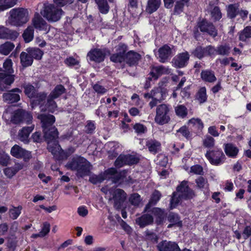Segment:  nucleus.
Masks as SVG:
<instances>
[{"label": "nucleus", "instance_id": "f257e3e1", "mask_svg": "<svg viewBox=\"0 0 251 251\" xmlns=\"http://www.w3.org/2000/svg\"><path fill=\"white\" fill-rule=\"evenodd\" d=\"M37 118L40 120L45 141L48 143L53 139L58 138V131L54 126L55 117L51 114H40Z\"/></svg>", "mask_w": 251, "mask_h": 251}, {"label": "nucleus", "instance_id": "f03ea898", "mask_svg": "<svg viewBox=\"0 0 251 251\" xmlns=\"http://www.w3.org/2000/svg\"><path fill=\"white\" fill-rule=\"evenodd\" d=\"M68 169L76 171L77 176L83 177L90 172V163L81 156L73 157L66 165Z\"/></svg>", "mask_w": 251, "mask_h": 251}, {"label": "nucleus", "instance_id": "7ed1b4c3", "mask_svg": "<svg viewBox=\"0 0 251 251\" xmlns=\"http://www.w3.org/2000/svg\"><path fill=\"white\" fill-rule=\"evenodd\" d=\"M64 12L60 8L53 4H44L41 15L49 22L58 21Z\"/></svg>", "mask_w": 251, "mask_h": 251}, {"label": "nucleus", "instance_id": "20e7f679", "mask_svg": "<svg viewBox=\"0 0 251 251\" xmlns=\"http://www.w3.org/2000/svg\"><path fill=\"white\" fill-rule=\"evenodd\" d=\"M11 24L17 26H22L29 20V13L27 9L19 7L15 8L10 11Z\"/></svg>", "mask_w": 251, "mask_h": 251}, {"label": "nucleus", "instance_id": "39448f33", "mask_svg": "<svg viewBox=\"0 0 251 251\" xmlns=\"http://www.w3.org/2000/svg\"><path fill=\"white\" fill-rule=\"evenodd\" d=\"M171 107L170 105L162 103L157 106L154 120L159 125L168 123L171 120L170 113Z\"/></svg>", "mask_w": 251, "mask_h": 251}, {"label": "nucleus", "instance_id": "423d86ee", "mask_svg": "<svg viewBox=\"0 0 251 251\" xmlns=\"http://www.w3.org/2000/svg\"><path fill=\"white\" fill-rule=\"evenodd\" d=\"M205 156L209 163L214 166L223 164L226 159L225 154L220 148L207 151Z\"/></svg>", "mask_w": 251, "mask_h": 251}, {"label": "nucleus", "instance_id": "0eeeda50", "mask_svg": "<svg viewBox=\"0 0 251 251\" xmlns=\"http://www.w3.org/2000/svg\"><path fill=\"white\" fill-rule=\"evenodd\" d=\"M32 119L33 117L31 112L19 108L14 111L11 117V121L13 124L16 125L23 123H25L29 125L31 123Z\"/></svg>", "mask_w": 251, "mask_h": 251}, {"label": "nucleus", "instance_id": "6e6552de", "mask_svg": "<svg viewBox=\"0 0 251 251\" xmlns=\"http://www.w3.org/2000/svg\"><path fill=\"white\" fill-rule=\"evenodd\" d=\"M196 25L201 32L206 33L213 38L218 36V29L212 22L208 21L206 19L200 18Z\"/></svg>", "mask_w": 251, "mask_h": 251}, {"label": "nucleus", "instance_id": "1a4fd4ad", "mask_svg": "<svg viewBox=\"0 0 251 251\" xmlns=\"http://www.w3.org/2000/svg\"><path fill=\"white\" fill-rule=\"evenodd\" d=\"M47 149L49 151L57 157L58 160L67 159L69 156L65 151L63 150L59 144L58 138L53 139L47 143Z\"/></svg>", "mask_w": 251, "mask_h": 251}, {"label": "nucleus", "instance_id": "9d476101", "mask_svg": "<svg viewBox=\"0 0 251 251\" xmlns=\"http://www.w3.org/2000/svg\"><path fill=\"white\" fill-rule=\"evenodd\" d=\"M107 53H109V50L106 48H93L88 52L87 57L90 61L100 63L104 61Z\"/></svg>", "mask_w": 251, "mask_h": 251}, {"label": "nucleus", "instance_id": "9b49d317", "mask_svg": "<svg viewBox=\"0 0 251 251\" xmlns=\"http://www.w3.org/2000/svg\"><path fill=\"white\" fill-rule=\"evenodd\" d=\"M190 59V55L188 51L179 53L172 60V66L176 68H183L186 67Z\"/></svg>", "mask_w": 251, "mask_h": 251}, {"label": "nucleus", "instance_id": "f8f14e48", "mask_svg": "<svg viewBox=\"0 0 251 251\" xmlns=\"http://www.w3.org/2000/svg\"><path fill=\"white\" fill-rule=\"evenodd\" d=\"M188 183V181L183 180L176 188V192L181 193L182 199L185 200H191L195 196L194 191L189 187Z\"/></svg>", "mask_w": 251, "mask_h": 251}, {"label": "nucleus", "instance_id": "ddd939ff", "mask_svg": "<svg viewBox=\"0 0 251 251\" xmlns=\"http://www.w3.org/2000/svg\"><path fill=\"white\" fill-rule=\"evenodd\" d=\"M11 154L17 158H23L25 161H28L31 158V152L27 151L19 145L13 146L10 151Z\"/></svg>", "mask_w": 251, "mask_h": 251}, {"label": "nucleus", "instance_id": "4468645a", "mask_svg": "<svg viewBox=\"0 0 251 251\" xmlns=\"http://www.w3.org/2000/svg\"><path fill=\"white\" fill-rule=\"evenodd\" d=\"M22 91L19 88L12 89L7 93H4L2 95V98L4 101L8 103H13L19 101L20 100V96L19 94L21 93Z\"/></svg>", "mask_w": 251, "mask_h": 251}, {"label": "nucleus", "instance_id": "2eb2a0df", "mask_svg": "<svg viewBox=\"0 0 251 251\" xmlns=\"http://www.w3.org/2000/svg\"><path fill=\"white\" fill-rule=\"evenodd\" d=\"M156 248L158 251H180L177 243L166 240L158 243Z\"/></svg>", "mask_w": 251, "mask_h": 251}, {"label": "nucleus", "instance_id": "dca6fc26", "mask_svg": "<svg viewBox=\"0 0 251 251\" xmlns=\"http://www.w3.org/2000/svg\"><path fill=\"white\" fill-rule=\"evenodd\" d=\"M47 97V93L45 92H37L31 99L30 104L31 107L34 108L37 106H39L41 111L42 106L44 105Z\"/></svg>", "mask_w": 251, "mask_h": 251}, {"label": "nucleus", "instance_id": "f3484780", "mask_svg": "<svg viewBox=\"0 0 251 251\" xmlns=\"http://www.w3.org/2000/svg\"><path fill=\"white\" fill-rule=\"evenodd\" d=\"M151 213L153 217L154 216L155 217V224L157 226H159L163 225L167 215L164 209L154 207L151 209Z\"/></svg>", "mask_w": 251, "mask_h": 251}, {"label": "nucleus", "instance_id": "a211bd4d", "mask_svg": "<svg viewBox=\"0 0 251 251\" xmlns=\"http://www.w3.org/2000/svg\"><path fill=\"white\" fill-rule=\"evenodd\" d=\"M125 57V62L129 67L137 65L141 58V55L139 53L132 50L127 51Z\"/></svg>", "mask_w": 251, "mask_h": 251}, {"label": "nucleus", "instance_id": "6ab92c4d", "mask_svg": "<svg viewBox=\"0 0 251 251\" xmlns=\"http://www.w3.org/2000/svg\"><path fill=\"white\" fill-rule=\"evenodd\" d=\"M136 223L140 228H144L152 225L154 223V218L152 214L143 213L140 217L136 218Z\"/></svg>", "mask_w": 251, "mask_h": 251}, {"label": "nucleus", "instance_id": "aec40b11", "mask_svg": "<svg viewBox=\"0 0 251 251\" xmlns=\"http://www.w3.org/2000/svg\"><path fill=\"white\" fill-rule=\"evenodd\" d=\"M114 169L108 168L103 173H101L98 175L95 174L92 175L89 177V181L93 184H97L103 182L104 180H106L107 175H112L114 173Z\"/></svg>", "mask_w": 251, "mask_h": 251}, {"label": "nucleus", "instance_id": "412c9836", "mask_svg": "<svg viewBox=\"0 0 251 251\" xmlns=\"http://www.w3.org/2000/svg\"><path fill=\"white\" fill-rule=\"evenodd\" d=\"M15 80V75L11 74L0 73V90L4 91L7 88L5 86L11 85Z\"/></svg>", "mask_w": 251, "mask_h": 251}, {"label": "nucleus", "instance_id": "4be33fe9", "mask_svg": "<svg viewBox=\"0 0 251 251\" xmlns=\"http://www.w3.org/2000/svg\"><path fill=\"white\" fill-rule=\"evenodd\" d=\"M34 128V126L32 125L29 126H24L18 132V139L25 144H28L29 142V136Z\"/></svg>", "mask_w": 251, "mask_h": 251}, {"label": "nucleus", "instance_id": "5701e85b", "mask_svg": "<svg viewBox=\"0 0 251 251\" xmlns=\"http://www.w3.org/2000/svg\"><path fill=\"white\" fill-rule=\"evenodd\" d=\"M167 218L168 221L170 223L167 226V228H171L174 226L179 227L182 226V221L180 220V217L177 213L170 212Z\"/></svg>", "mask_w": 251, "mask_h": 251}, {"label": "nucleus", "instance_id": "b1692460", "mask_svg": "<svg viewBox=\"0 0 251 251\" xmlns=\"http://www.w3.org/2000/svg\"><path fill=\"white\" fill-rule=\"evenodd\" d=\"M223 147L226 154L228 157L235 158L239 151L238 147L232 143H224Z\"/></svg>", "mask_w": 251, "mask_h": 251}, {"label": "nucleus", "instance_id": "393cba45", "mask_svg": "<svg viewBox=\"0 0 251 251\" xmlns=\"http://www.w3.org/2000/svg\"><path fill=\"white\" fill-rule=\"evenodd\" d=\"M172 54V50L168 44H165L158 50V58L160 62H166Z\"/></svg>", "mask_w": 251, "mask_h": 251}, {"label": "nucleus", "instance_id": "a878e982", "mask_svg": "<svg viewBox=\"0 0 251 251\" xmlns=\"http://www.w3.org/2000/svg\"><path fill=\"white\" fill-rule=\"evenodd\" d=\"M150 69L151 71L148 75L152 76L154 81L157 80L162 75L167 73V70L162 65L151 66Z\"/></svg>", "mask_w": 251, "mask_h": 251}, {"label": "nucleus", "instance_id": "bb28decb", "mask_svg": "<svg viewBox=\"0 0 251 251\" xmlns=\"http://www.w3.org/2000/svg\"><path fill=\"white\" fill-rule=\"evenodd\" d=\"M126 198V194L121 189H117L113 194L114 205L118 207L121 206Z\"/></svg>", "mask_w": 251, "mask_h": 251}, {"label": "nucleus", "instance_id": "cd10ccee", "mask_svg": "<svg viewBox=\"0 0 251 251\" xmlns=\"http://www.w3.org/2000/svg\"><path fill=\"white\" fill-rule=\"evenodd\" d=\"M32 22L33 25V28H35L39 30H47L48 27L47 22L38 14L35 15Z\"/></svg>", "mask_w": 251, "mask_h": 251}, {"label": "nucleus", "instance_id": "c85d7f7f", "mask_svg": "<svg viewBox=\"0 0 251 251\" xmlns=\"http://www.w3.org/2000/svg\"><path fill=\"white\" fill-rule=\"evenodd\" d=\"M152 92L153 98L157 100L159 102L166 99L168 94L167 89L161 86L154 88Z\"/></svg>", "mask_w": 251, "mask_h": 251}, {"label": "nucleus", "instance_id": "c756f323", "mask_svg": "<svg viewBox=\"0 0 251 251\" xmlns=\"http://www.w3.org/2000/svg\"><path fill=\"white\" fill-rule=\"evenodd\" d=\"M55 99L50 97V96L47 97L46 102L44 105L42 106V112L48 111L49 112L53 113L57 107L56 102L54 100Z\"/></svg>", "mask_w": 251, "mask_h": 251}, {"label": "nucleus", "instance_id": "7c9ffc66", "mask_svg": "<svg viewBox=\"0 0 251 251\" xmlns=\"http://www.w3.org/2000/svg\"><path fill=\"white\" fill-rule=\"evenodd\" d=\"M110 2H113L114 0H108ZM98 6L99 12L102 14H107L110 9L107 0H95Z\"/></svg>", "mask_w": 251, "mask_h": 251}, {"label": "nucleus", "instance_id": "2f4dec72", "mask_svg": "<svg viewBox=\"0 0 251 251\" xmlns=\"http://www.w3.org/2000/svg\"><path fill=\"white\" fill-rule=\"evenodd\" d=\"M20 58L21 64L24 68L29 67L33 64V58L27 51L26 52L22 51L20 54Z\"/></svg>", "mask_w": 251, "mask_h": 251}, {"label": "nucleus", "instance_id": "473e14b6", "mask_svg": "<svg viewBox=\"0 0 251 251\" xmlns=\"http://www.w3.org/2000/svg\"><path fill=\"white\" fill-rule=\"evenodd\" d=\"M110 168L114 169V173L112 175H107L106 177V180H111L114 183H118L121 180H123L125 177V176L122 172H118L117 169L114 167H111Z\"/></svg>", "mask_w": 251, "mask_h": 251}, {"label": "nucleus", "instance_id": "72a5a7b5", "mask_svg": "<svg viewBox=\"0 0 251 251\" xmlns=\"http://www.w3.org/2000/svg\"><path fill=\"white\" fill-rule=\"evenodd\" d=\"M238 3L230 4L227 7V16L230 19H234L238 15L239 10Z\"/></svg>", "mask_w": 251, "mask_h": 251}, {"label": "nucleus", "instance_id": "f704fd0d", "mask_svg": "<svg viewBox=\"0 0 251 251\" xmlns=\"http://www.w3.org/2000/svg\"><path fill=\"white\" fill-rule=\"evenodd\" d=\"M26 51L30 55L33 60L34 59L40 60L44 54V51L38 48L29 47L26 49Z\"/></svg>", "mask_w": 251, "mask_h": 251}, {"label": "nucleus", "instance_id": "c9c22d12", "mask_svg": "<svg viewBox=\"0 0 251 251\" xmlns=\"http://www.w3.org/2000/svg\"><path fill=\"white\" fill-rule=\"evenodd\" d=\"M231 47L228 44L218 45L215 48V54L222 56H228L230 53Z\"/></svg>", "mask_w": 251, "mask_h": 251}, {"label": "nucleus", "instance_id": "e433bc0d", "mask_svg": "<svg viewBox=\"0 0 251 251\" xmlns=\"http://www.w3.org/2000/svg\"><path fill=\"white\" fill-rule=\"evenodd\" d=\"M146 145L151 152L155 154L158 152V149L161 146V144L155 139H151L146 141Z\"/></svg>", "mask_w": 251, "mask_h": 251}, {"label": "nucleus", "instance_id": "4c0bfd02", "mask_svg": "<svg viewBox=\"0 0 251 251\" xmlns=\"http://www.w3.org/2000/svg\"><path fill=\"white\" fill-rule=\"evenodd\" d=\"M201 79L206 82H213L216 80L214 73L210 70H202L201 74Z\"/></svg>", "mask_w": 251, "mask_h": 251}, {"label": "nucleus", "instance_id": "58836bf2", "mask_svg": "<svg viewBox=\"0 0 251 251\" xmlns=\"http://www.w3.org/2000/svg\"><path fill=\"white\" fill-rule=\"evenodd\" d=\"M161 0H148L146 10L150 14L156 11L159 7Z\"/></svg>", "mask_w": 251, "mask_h": 251}, {"label": "nucleus", "instance_id": "ea45409f", "mask_svg": "<svg viewBox=\"0 0 251 251\" xmlns=\"http://www.w3.org/2000/svg\"><path fill=\"white\" fill-rule=\"evenodd\" d=\"M15 45L13 43L6 42L0 45V54L7 55L14 49Z\"/></svg>", "mask_w": 251, "mask_h": 251}, {"label": "nucleus", "instance_id": "a19ab883", "mask_svg": "<svg viewBox=\"0 0 251 251\" xmlns=\"http://www.w3.org/2000/svg\"><path fill=\"white\" fill-rule=\"evenodd\" d=\"M34 28L32 26L29 25L24 30L22 37L25 43H29L34 37Z\"/></svg>", "mask_w": 251, "mask_h": 251}, {"label": "nucleus", "instance_id": "79ce46f5", "mask_svg": "<svg viewBox=\"0 0 251 251\" xmlns=\"http://www.w3.org/2000/svg\"><path fill=\"white\" fill-rule=\"evenodd\" d=\"M66 92V89L62 84L57 85L51 92L49 96L54 99H57Z\"/></svg>", "mask_w": 251, "mask_h": 251}, {"label": "nucleus", "instance_id": "37998d69", "mask_svg": "<svg viewBox=\"0 0 251 251\" xmlns=\"http://www.w3.org/2000/svg\"><path fill=\"white\" fill-rule=\"evenodd\" d=\"M206 87L203 86L201 87L196 94V99L200 103H203L207 100Z\"/></svg>", "mask_w": 251, "mask_h": 251}, {"label": "nucleus", "instance_id": "c03bdc74", "mask_svg": "<svg viewBox=\"0 0 251 251\" xmlns=\"http://www.w3.org/2000/svg\"><path fill=\"white\" fill-rule=\"evenodd\" d=\"M239 40L246 42L247 39L251 38V26H246L242 30L238 33Z\"/></svg>", "mask_w": 251, "mask_h": 251}, {"label": "nucleus", "instance_id": "a18cd8bd", "mask_svg": "<svg viewBox=\"0 0 251 251\" xmlns=\"http://www.w3.org/2000/svg\"><path fill=\"white\" fill-rule=\"evenodd\" d=\"M210 16L213 22L219 21L222 18V13L218 6H215L211 10Z\"/></svg>", "mask_w": 251, "mask_h": 251}, {"label": "nucleus", "instance_id": "49530a36", "mask_svg": "<svg viewBox=\"0 0 251 251\" xmlns=\"http://www.w3.org/2000/svg\"><path fill=\"white\" fill-rule=\"evenodd\" d=\"M114 165L116 169L127 165L126 154H120L115 160Z\"/></svg>", "mask_w": 251, "mask_h": 251}, {"label": "nucleus", "instance_id": "de8ad7c7", "mask_svg": "<svg viewBox=\"0 0 251 251\" xmlns=\"http://www.w3.org/2000/svg\"><path fill=\"white\" fill-rule=\"evenodd\" d=\"M181 198V195H178L177 192H174L172 194V196L170 201V209H173L176 208L179 204Z\"/></svg>", "mask_w": 251, "mask_h": 251}, {"label": "nucleus", "instance_id": "09e8293b", "mask_svg": "<svg viewBox=\"0 0 251 251\" xmlns=\"http://www.w3.org/2000/svg\"><path fill=\"white\" fill-rule=\"evenodd\" d=\"M175 112L176 115L179 117L184 118L188 114L187 108L184 105H178L175 108Z\"/></svg>", "mask_w": 251, "mask_h": 251}, {"label": "nucleus", "instance_id": "8fccbe9b", "mask_svg": "<svg viewBox=\"0 0 251 251\" xmlns=\"http://www.w3.org/2000/svg\"><path fill=\"white\" fill-rule=\"evenodd\" d=\"M24 88L25 95L30 99H31L37 93L35 87L31 84H28L26 85Z\"/></svg>", "mask_w": 251, "mask_h": 251}, {"label": "nucleus", "instance_id": "3c124183", "mask_svg": "<svg viewBox=\"0 0 251 251\" xmlns=\"http://www.w3.org/2000/svg\"><path fill=\"white\" fill-rule=\"evenodd\" d=\"M191 55L194 57L199 59L204 58V52L203 51L202 46L201 45L197 46L193 50L191 51Z\"/></svg>", "mask_w": 251, "mask_h": 251}, {"label": "nucleus", "instance_id": "603ef678", "mask_svg": "<svg viewBox=\"0 0 251 251\" xmlns=\"http://www.w3.org/2000/svg\"><path fill=\"white\" fill-rule=\"evenodd\" d=\"M22 208L21 205H19L10 209L9 211L10 217L13 220L17 219L21 214Z\"/></svg>", "mask_w": 251, "mask_h": 251}, {"label": "nucleus", "instance_id": "864d4df0", "mask_svg": "<svg viewBox=\"0 0 251 251\" xmlns=\"http://www.w3.org/2000/svg\"><path fill=\"white\" fill-rule=\"evenodd\" d=\"M127 165L132 166L137 164L140 161L139 157L130 154H126Z\"/></svg>", "mask_w": 251, "mask_h": 251}, {"label": "nucleus", "instance_id": "5fc2aeb1", "mask_svg": "<svg viewBox=\"0 0 251 251\" xmlns=\"http://www.w3.org/2000/svg\"><path fill=\"white\" fill-rule=\"evenodd\" d=\"M17 1V0H0V5L4 11L14 6Z\"/></svg>", "mask_w": 251, "mask_h": 251}, {"label": "nucleus", "instance_id": "6e6d98bb", "mask_svg": "<svg viewBox=\"0 0 251 251\" xmlns=\"http://www.w3.org/2000/svg\"><path fill=\"white\" fill-rule=\"evenodd\" d=\"M125 55L121 54L120 53H115L112 54L110 57V60L111 61L116 63H121L125 62Z\"/></svg>", "mask_w": 251, "mask_h": 251}, {"label": "nucleus", "instance_id": "4d7b16f0", "mask_svg": "<svg viewBox=\"0 0 251 251\" xmlns=\"http://www.w3.org/2000/svg\"><path fill=\"white\" fill-rule=\"evenodd\" d=\"M129 201L132 205L138 206L141 201V196L138 193H133L130 196Z\"/></svg>", "mask_w": 251, "mask_h": 251}, {"label": "nucleus", "instance_id": "13d9d810", "mask_svg": "<svg viewBox=\"0 0 251 251\" xmlns=\"http://www.w3.org/2000/svg\"><path fill=\"white\" fill-rule=\"evenodd\" d=\"M202 49L204 52V57L205 56L211 57L215 55V48L212 45H208L205 47L202 46Z\"/></svg>", "mask_w": 251, "mask_h": 251}, {"label": "nucleus", "instance_id": "bf43d9fd", "mask_svg": "<svg viewBox=\"0 0 251 251\" xmlns=\"http://www.w3.org/2000/svg\"><path fill=\"white\" fill-rule=\"evenodd\" d=\"M133 128L137 134H142L147 131V127L141 123H136L133 126Z\"/></svg>", "mask_w": 251, "mask_h": 251}, {"label": "nucleus", "instance_id": "052dcab7", "mask_svg": "<svg viewBox=\"0 0 251 251\" xmlns=\"http://www.w3.org/2000/svg\"><path fill=\"white\" fill-rule=\"evenodd\" d=\"M215 140L213 137L210 136H206L203 141V145L207 148H213L215 145Z\"/></svg>", "mask_w": 251, "mask_h": 251}, {"label": "nucleus", "instance_id": "680f3d73", "mask_svg": "<svg viewBox=\"0 0 251 251\" xmlns=\"http://www.w3.org/2000/svg\"><path fill=\"white\" fill-rule=\"evenodd\" d=\"M162 197L161 193L157 190H155L152 193L150 201L153 203V205H156Z\"/></svg>", "mask_w": 251, "mask_h": 251}, {"label": "nucleus", "instance_id": "e2e57ef3", "mask_svg": "<svg viewBox=\"0 0 251 251\" xmlns=\"http://www.w3.org/2000/svg\"><path fill=\"white\" fill-rule=\"evenodd\" d=\"M189 122L193 124V126L197 128L198 130H201L203 128V124L200 119L192 118L189 121Z\"/></svg>", "mask_w": 251, "mask_h": 251}, {"label": "nucleus", "instance_id": "0e129e2a", "mask_svg": "<svg viewBox=\"0 0 251 251\" xmlns=\"http://www.w3.org/2000/svg\"><path fill=\"white\" fill-rule=\"evenodd\" d=\"M13 63L10 59H7L5 60L3 64V67L8 74H12L13 73L12 68Z\"/></svg>", "mask_w": 251, "mask_h": 251}, {"label": "nucleus", "instance_id": "69168bd1", "mask_svg": "<svg viewBox=\"0 0 251 251\" xmlns=\"http://www.w3.org/2000/svg\"><path fill=\"white\" fill-rule=\"evenodd\" d=\"M85 132L88 134H92L94 132L96 129L95 122L93 121H88L85 126Z\"/></svg>", "mask_w": 251, "mask_h": 251}, {"label": "nucleus", "instance_id": "338daca9", "mask_svg": "<svg viewBox=\"0 0 251 251\" xmlns=\"http://www.w3.org/2000/svg\"><path fill=\"white\" fill-rule=\"evenodd\" d=\"M184 4L182 1H176L175 7L174 9V13L175 15H178L180 14L183 10Z\"/></svg>", "mask_w": 251, "mask_h": 251}, {"label": "nucleus", "instance_id": "774afa93", "mask_svg": "<svg viewBox=\"0 0 251 251\" xmlns=\"http://www.w3.org/2000/svg\"><path fill=\"white\" fill-rule=\"evenodd\" d=\"M127 45L123 43H120L116 48L117 52L120 53L121 54L126 55V51L127 50Z\"/></svg>", "mask_w": 251, "mask_h": 251}]
</instances>
